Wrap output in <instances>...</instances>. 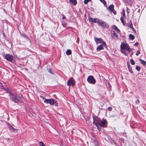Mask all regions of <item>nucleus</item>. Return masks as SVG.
I'll list each match as a JSON object with an SVG mask.
<instances>
[{
  "mask_svg": "<svg viewBox=\"0 0 146 146\" xmlns=\"http://www.w3.org/2000/svg\"><path fill=\"white\" fill-rule=\"evenodd\" d=\"M140 62L143 65L145 66L146 64V62L144 60L140 59Z\"/></svg>",
  "mask_w": 146,
  "mask_h": 146,
  "instance_id": "obj_24",
  "label": "nucleus"
},
{
  "mask_svg": "<svg viewBox=\"0 0 146 146\" xmlns=\"http://www.w3.org/2000/svg\"><path fill=\"white\" fill-rule=\"evenodd\" d=\"M104 46L103 44H101L100 45L98 46L96 48V50L99 51L104 49L103 46Z\"/></svg>",
  "mask_w": 146,
  "mask_h": 146,
  "instance_id": "obj_12",
  "label": "nucleus"
},
{
  "mask_svg": "<svg viewBox=\"0 0 146 146\" xmlns=\"http://www.w3.org/2000/svg\"><path fill=\"white\" fill-rule=\"evenodd\" d=\"M121 52L125 55L128 56V53L131 51V49L127 43H122L120 46Z\"/></svg>",
  "mask_w": 146,
  "mask_h": 146,
  "instance_id": "obj_1",
  "label": "nucleus"
},
{
  "mask_svg": "<svg viewBox=\"0 0 146 146\" xmlns=\"http://www.w3.org/2000/svg\"><path fill=\"white\" fill-rule=\"evenodd\" d=\"M62 25L64 27V26L63 25V24H62Z\"/></svg>",
  "mask_w": 146,
  "mask_h": 146,
  "instance_id": "obj_46",
  "label": "nucleus"
},
{
  "mask_svg": "<svg viewBox=\"0 0 146 146\" xmlns=\"http://www.w3.org/2000/svg\"><path fill=\"white\" fill-rule=\"evenodd\" d=\"M97 23L98 25L101 26L103 28L108 29L109 27V25L106 22L103 21L101 20L98 19Z\"/></svg>",
  "mask_w": 146,
  "mask_h": 146,
  "instance_id": "obj_4",
  "label": "nucleus"
},
{
  "mask_svg": "<svg viewBox=\"0 0 146 146\" xmlns=\"http://www.w3.org/2000/svg\"><path fill=\"white\" fill-rule=\"evenodd\" d=\"M125 2L128 3L130 0H125Z\"/></svg>",
  "mask_w": 146,
  "mask_h": 146,
  "instance_id": "obj_42",
  "label": "nucleus"
},
{
  "mask_svg": "<svg viewBox=\"0 0 146 146\" xmlns=\"http://www.w3.org/2000/svg\"><path fill=\"white\" fill-rule=\"evenodd\" d=\"M21 36L27 39L28 40L29 42H31L30 39L25 34H22L21 35Z\"/></svg>",
  "mask_w": 146,
  "mask_h": 146,
  "instance_id": "obj_20",
  "label": "nucleus"
},
{
  "mask_svg": "<svg viewBox=\"0 0 146 146\" xmlns=\"http://www.w3.org/2000/svg\"><path fill=\"white\" fill-rule=\"evenodd\" d=\"M108 122L106 119L102 120L99 125L100 126L103 127H107Z\"/></svg>",
  "mask_w": 146,
  "mask_h": 146,
  "instance_id": "obj_9",
  "label": "nucleus"
},
{
  "mask_svg": "<svg viewBox=\"0 0 146 146\" xmlns=\"http://www.w3.org/2000/svg\"><path fill=\"white\" fill-rule=\"evenodd\" d=\"M38 144L40 146H46L44 143L42 142H39L38 143Z\"/></svg>",
  "mask_w": 146,
  "mask_h": 146,
  "instance_id": "obj_26",
  "label": "nucleus"
},
{
  "mask_svg": "<svg viewBox=\"0 0 146 146\" xmlns=\"http://www.w3.org/2000/svg\"><path fill=\"white\" fill-rule=\"evenodd\" d=\"M91 1V0H84V3L85 4H87L89 2Z\"/></svg>",
  "mask_w": 146,
  "mask_h": 146,
  "instance_id": "obj_28",
  "label": "nucleus"
},
{
  "mask_svg": "<svg viewBox=\"0 0 146 146\" xmlns=\"http://www.w3.org/2000/svg\"><path fill=\"white\" fill-rule=\"evenodd\" d=\"M9 129L11 131H14L15 130V129L10 124H9Z\"/></svg>",
  "mask_w": 146,
  "mask_h": 146,
  "instance_id": "obj_19",
  "label": "nucleus"
},
{
  "mask_svg": "<svg viewBox=\"0 0 146 146\" xmlns=\"http://www.w3.org/2000/svg\"><path fill=\"white\" fill-rule=\"evenodd\" d=\"M127 66H128V69L129 71L130 72V73H131V74L133 73V72L132 70V67L130 65L129 63H127Z\"/></svg>",
  "mask_w": 146,
  "mask_h": 146,
  "instance_id": "obj_14",
  "label": "nucleus"
},
{
  "mask_svg": "<svg viewBox=\"0 0 146 146\" xmlns=\"http://www.w3.org/2000/svg\"><path fill=\"white\" fill-rule=\"evenodd\" d=\"M138 44H139L138 42H136V43H135V44H134V45H135V46H137Z\"/></svg>",
  "mask_w": 146,
  "mask_h": 146,
  "instance_id": "obj_39",
  "label": "nucleus"
},
{
  "mask_svg": "<svg viewBox=\"0 0 146 146\" xmlns=\"http://www.w3.org/2000/svg\"><path fill=\"white\" fill-rule=\"evenodd\" d=\"M140 101L139 100H137L135 101V103L137 104H138L139 103Z\"/></svg>",
  "mask_w": 146,
  "mask_h": 146,
  "instance_id": "obj_34",
  "label": "nucleus"
},
{
  "mask_svg": "<svg viewBox=\"0 0 146 146\" xmlns=\"http://www.w3.org/2000/svg\"><path fill=\"white\" fill-rule=\"evenodd\" d=\"M127 13H128V14L129 12V9L127 7Z\"/></svg>",
  "mask_w": 146,
  "mask_h": 146,
  "instance_id": "obj_37",
  "label": "nucleus"
},
{
  "mask_svg": "<svg viewBox=\"0 0 146 146\" xmlns=\"http://www.w3.org/2000/svg\"><path fill=\"white\" fill-rule=\"evenodd\" d=\"M112 33H116L114 31H113L112 32Z\"/></svg>",
  "mask_w": 146,
  "mask_h": 146,
  "instance_id": "obj_44",
  "label": "nucleus"
},
{
  "mask_svg": "<svg viewBox=\"0 0 146 146\" xmlns=\"http://www.w3.org/2000/svg\"><path fill=\"white\" fill-rule=\"evenodd\" d=\"M130 62L131 64L132 65H134L135 64V62L132 59H131L130 60Z\"/></svg>",
  "mask_w": 146,
  "mask_h": 146,
  "instance_id": "obj_25",
  "label": "nucleus"
},
{
  "mask_svg": "<svg viewBox=\"0 0 146 146\" xmlns=\"http://www.w3.org/2000/svg\"><path fill=\"white\" fill-rule=\"evenodd\" d=\"M140 53V52L139 50H138L137 51V52L136 53V55L137 56H138L139 55V54Z\"/></svg>",
  "mask_w": 146,
  "mask_h": 146,
  "instance_id": "obj_33",
  "label": "nucleus"
},
{
  "mask_svg": "<svg viewBox=\"0 0 146 146\" xmlns=\"http://www.w3.org/2000/svg\"><path fill=\"white\" fill-rule=\"evenodd\" d=\"M113 142H114V144L115 145H117V144L116 143V142H115L113 140Z\"/></svg>",
  "mask_w": 146,
  "mask_h": 146,
  "instance_id": "obj_41",
  "label": "nucleus"
},
{
  "mask_svg": "<svg viewBox=\"0 0 146 146\" xmlns=\"http://www.w3.org/2000/svg\"><path fill=\"white\" fill-rule=\"evenodd\" d=\"M3 89L5 91H6L7 93H9V96H10V94H12V93L11 92L9 91V88H7L6 87V88H4L3 87Z\"/></svg>",
  "mask_w": 146,
  "mask_h": 146,
  "instance_id": "obj_16",
  "label": "nucleus"
},
{
  "mask_svg": "<svg viewBox=\"0 0 146 146\" xmlns=\"http://www.w3.org/2000/svg\"><path fill=\"white\" fill-rule=\"evenodd\" d=\"M140 11V9H139L138 10L137 12L138 13H139Z\"/></svg>",
  "mask_w": 146,
  "mask_h": 146,
  "instance_id": "obj_43",
  "label": "nucleus"
},
{
  "mask_svg": "<svg viewBox=\"0 0 146 146\" xmlns=\"http://www.w3.org/2000/svg\"><path fill=\"white\" fill-rule=\"evenodd\" d=\"M111 36L112 38L115 40L117 39L118 38V35L116 33H112Z\"/></svg>",
  "mask_w": 146,
  "mask_h": 146,
  "instance_id": "obj_13",
  "label": "nucleus"
},
{
  "mask_svg": "<svg viewBox=\"0 0 146 146\" xmlns=\"http://www.w3.org/2000/svg\"><path fill=\"white\" fill-rule=\"evenodd\" d=\"M113 29L117 31V32L119 33L120 32V30L117 28L115 25H113L112 27Z\"/></svg>",
  "mask_w": 146,
  "mask_h": 146,
  "instance_id": "obj_17",
  "label": "nucleus"
},
{
  "mask_svg": "<svg viewBox=\"0 0 146 146\" xmlns=\"http://www.w3.org/2000/svg\"><path fill=\"white\" fill-rule=\"evenodd\" d=\"M65 18H66L65 17L64 15H63V16L62 17V19H65Z\"/></svg>",
  "mask_w": 146,
  "mask_h": 146,
  "instance_id": "obj_40",
  "label": "nucleus"
},
{
  "mask_svg": "<svg viewBox=\"0 0 146 146\" xmlns=\"http://www.w3.org/2000/svg\"><path fill=\"white\" fill-rule=\"evenodd\" d=\"M72 53V51L68 49L66 52V54L67 55H70Z\"/></svg>",
  "mask_w": 146,
  "mask_h": 146,
  "instance_id": "obj_22",
  "label": "nucleus"
},
{
  "mask_svg": "<svg viewBox=\"0 0 146 146\" xmlns=\"http://www.w3.org/2000/svg\"><path fill=\"white\" fill-rule=\"evenodd\" d=\"M122 13L123 14V17H124L125 18V11L124 10H123L122 11Z\"/></svg>",
  "mask_w": 146,
  "mask_h": 146,
  "instance_id": "obj_31",
  "label": "nucleus"
},
{
  "mask_svg": "<svg viewBox=\"0 0 146 146\" xmlns=\"http://www.w3.org/2000/svg\"><path fill=\"white\" fill-rule=\"evenodd\" d=\"M92 117L93 121V124L96 125L98 128V126L100 122V118L94 115H92Z\"/></svg>",
  "mask_w": 146,
  "mask_h": 146,
  "instance_id": "obj_3",
  "label": "nucleus"
},
{
  "mask_svg": "<svg viewBox=\"0 0 146 146\" xmlns=\"http://www.w3.org/2000/svg\"><path fill=\"white\" fill-rule=\"evenodd\" d=\"M44 102L45 103L47 104H49L51 105L54 104V106H57L58 105V103L57 101H54V100L52 99H46L44 100Z\"/></svg>",
  "mask_w": 146,
  "mask_h": 146,
  "instance_id": "obj_5",
  "label": "nucleus"
},
{
  "mask_svg": "<svg viewBox=\"0 0 146 146\" xmlns=\"http://www.w3.org/2000/svg\"><path fill=\"white\" fill-rule=\"evenodd\" d=\"M114 6L113 5H111L109 6L108 8V9L110 10V11H111L114 9Z\"/></svg>",
  "mask_w": 146,
  "mask_h": 146,
  "instance_id": "obj_18",
  "label": "nucleus"
},
{
  "mask_svg": "<svg viewBox=\"0 0 146 146\" xmlns=\"http://www.w3.org/2000/svg\"><path fill=\"white\" fill-rule=\"evenodd\" d=\"M87 81L89 83L92 84H94L96 82V80L93 76L91 75L88 77Z\"/></svg>",
  "mask_w": 146,
  "mask_h": 146,
  "instance_id": "obj_6",
  "label": "nucleus"
},
{
  "mask_svg": "<svg viewBox=\"0 0 146 146\" xmlns=\"http://www.w3.org/2000/svg\"><path fill=\"white\" fill-rule=\"evenodd\" d=\"M120 20L121 21V22L123 23V25L124 26H125V23H124V21L123 19V17H121L120 18Z\"/></svg>",
  "mask_w": 146,
  "mask_h": 146,
  "instance_id": "obj_27",
  "label": "nucleus"
},
{
  "mask_svg": "<svg viewBox=\"0 0 146 146\" xmlns=\"http://www.w3.org/2000/svg\"><path fill=\"white\" fill-rule=\"evenodd\" d=\"M133 52H132L131 54V55H133Z\"/></svg>",
  "mask_w": 146,
  "mask_h": 146,
  "instance_id": "obj_45",
  "label": "nucleus"
},
{
  "mask_svg": "<svg viewBox=\"0 0 146 146\" xmlns=\"http://www.w3.org/2000/svg\"><path fill=\"white\" fill-rule=\"evenodd\" d=\"M128 27L129 28L132 29L134 31V29L133 27V25L132 24V21L131 20H130L129 22L127 24Z\"/></svg>",
  "mask_w": 146,
  "mask_h": 146,
  "instance_id": "obj_15",
  "label": "nucleus"
},
{
  "mask_svg": "<svg viewBox=\"0 0 146 146\" xmlns=\"http://www.w3.org/2000/svg\"><path fill=\"white\" fill-rule=\"evenodd\" d=\"M100 1L104 5H106V3L104 0H100Z\"/></svg>",
  "mask_w": 146,
  "mask_h": 146,
  "instance_id": "obj_30",
  "label": "nucleus"
},
{
  "mask_svg": "<svg viewBox=\"0 0 146 146\" xmlns=\"http://www.w3.org/2000/svg\"><path fill=\"white\" fill-rule=\"evenodd\" d=\"M67 85L69 86L72 85L74 86L75 85V81L73 78H70L67 82Z\"/></svg>",
  "mask_w": 146,
  "mask_h": 146,
  "instance_id": "obj_7",
  "label": "nucleus"
},
{
  "mask_svg": "<svg viewBox=\"0 0 146 146\" xmlns=\"http://www.w3.org/2000/svg\"><path fill=\"white\" fill-rule=\"evenodd\" d=\"M111 12H112L115 15L116 14V12L114 10V9L112 10Z\"/></svg>",
  "mask_w": 146,
  "mask_h": 146,
  "instance_id": "obj_32",
  "label": "nucleus"
},
{
  "mask_svg": "<svg viewBox=\"0 0 146 146\" xmlns=\"http://www.w3.org/2000/svg\"><path fill=\"white\" fill-rule=\"evenodd\" d=\"M49 72L50 73H51V74H52V73H53V72H52V69H51V68H49Z\"/></svg>",
  "mask_w": 146,
  "mask_h": 146,
  "instance_id": "obj_35",
  "label": "nucleus"
},
{
  "mask_svg": "<svg viewBox=\"0 0 146 146\" xmlns=\"http://www.w3.org/2000/svg\"><path fill=\"white\" fill-rule=\"evenodd\" d=\"M74 5H75L77 4V1L76 0H69Z\"/></svg>",
  "mask_w": 146,
  "mask_h": 146,
  "instance_id": "obj_21",
  "label": "nucleus"
},
{
  "mask_svg": "<svg viewBox=\"0 0 146 146\" xmlns=\"http://www.w3.org/2000/svg\"><path fill=\"white\" fill-rule=\"evenodd\" d=\"M108 110L109 111H111V110L112 109V108L111 107H109L108 108Z\"/></svg>",
  "mask_w": 146,
  "mask_h": 146,
  "instance_id": "obj_36",
  "label": "nucleus"
},
{
  "mask_svg": "<svg viewBox=\"0 0 146 146\" xmlns=\"http://www.w3.org/2000/svg\"><path fill=\"white\" fill-rule=\"evenodd\" d=\"M135 68L137 70V71H139L140 70L141 68L140 66H136Z\"/></svg>",
  "mask_w": 146,
  "mask_h": 146,
  "instance_id": "obj_29",
  "label": "nucleus"
},
{
  "mask_svg": "<svg viewBox=\"0 0 146 146\" xmlns=\"http://www.w3.org/2000/svg\"><path fill=\"white\" fill-rule=\"evenodd\" d=\"M11 100L15 103L21 102L22 100L23 97L21 95H15L14 94H10Z\"/></svg>",
  "mask_w": 146,
  "mask_h": 146,
  "instance_id": "obj_2",
  "label": "nucleus"
},
{
  "mask_svg": "<svg viewBox=\"0 0 146 146\" xmlns=\"http://www.w3.org/2000/svg\"><path fill=\"white\" fill-rule=\"evenodd\" d=\"M76 42L78 44L79 42V38L78 37L77 38V40L76 41Z\"/></svg>",
  "mask_w": 146,
  "mask_h": 146,
  "instance_id": "obj_38",
  "label": "nucleus"
},
{
  "mask_svg": "<svg viewBox=\"0 0 146 146\" xmlns=\"http://www.w3.org/2000/svg\"><path fill=\"white\" fill-rule=\"evenodd\" d=\"M88 20L89 21L94 22L95 23H97V21L96 18H93L92 17L88 18Z\"/></svg>",
  "mask_w": 146,
  "mask_h": 146,
  "instance_id": "obj_11",
  "label": "nucleus"
},
{
  "mask_svg": "<svg viewBox=\"0 0 146 146\" xmlns=\"http://www.w3.org/2000/svg\"><path fill=\"white\" fill-rule=\"evenodd\" d=\"M129 37L130 39L133 40L135 38V36L131 34H130L129 35Z\"/></svg>",
  "mask_w": 146,
  "mask_h": 146,
  "instance_id": "obj_23",
  "label": "nucleus"
},
{
  "mask_svg": "<svg viewBox=\"0 0 146 146\" xmlns=\"http://www.w3.org/2000/svg\"><path fill=\"white\" fill-rule=\"evenodd\" d=\"M94 40L95 42L97 43H102L104 44V46H106V44L105 42L101 38H98L95 37Z\"/></svg>",
  "mask_w": 146,
  "mask_h": 146,
  "instance_id": "obj_8",
  "label": "nucleus"
},
{
  "mask_svg": "<svg viewBox=\"0 0 146 146\" xmlns=\"http://www.w3.org/2000/svg\"><path fill=\"white\" fill-rule=\"evenodd\" d=\"M5 58L7 61L10 62L12 61L13 59V56L10 54H6L5 56Z\"/></svg>",
  "mask_w": 146,
  "mask_h": 146,
  "instance_id": "obj_10",
  "label": "nucleus"
}]
</instances>
